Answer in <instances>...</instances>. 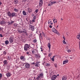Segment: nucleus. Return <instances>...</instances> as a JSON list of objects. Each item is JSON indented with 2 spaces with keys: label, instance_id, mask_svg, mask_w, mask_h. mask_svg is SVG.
Returning a JSON list of instances; mask_svg holds the SVG:
<instances>
[{
  "label": "nucleus",
  "instance_id": "3",
  "mask_svg": "<svg viewBox=\"0 0 80 80\" xmlns=\"http://www.w3.org/2000/svg\"><path fill=\"white\" fill-rule=\"evenodd\" d=\"M9 42L10 43H12L13 42V38L12 37H10L9 39Z\"/></svg>",
  "mask_w": 80,
  "mask_h": 80
},
{
  "label": "nucleus",
  "instance_id": "54",
  "mask_svg": "<svg viewBox=\"0 0 80 80\" xmlns=\"http://www.w3.org/2000/svg\"><path fill=\"white\" fill-rule=\"evenodd\" d=\"M49 27V28H52V26L51 25H50Z\"/></svg>",
  "mask_w": 80,
  "mask_h": 80
},
{
  "label": "nucleus",
  "instance_id": "32",
  "mask_svg": "<svg viewBox=\"0 0 80 80\" xmlns=\"http://www.w3.org/2000/svg\"><path fill=\"white\" fill-rule=\"evenodd\" d=\"M37 39H34L33 40V42H34V43H36L37 42Z\"/></svg>",
  "mask_w": 80,
  "mask_h": 80
},
{
  "label": "nucleus",
  "instance_id": "45",
  "mask_svg": "<svg viewBox=\"0 0 80 80\" xmlns=\"http://www.w3.org/2000/svg\"><path fill=\"white\" fill-rule=\"evenodd\" d=\"M42 33H40V35H39V38H42Z\"/></svg>",
  "mask_w": 80,
  "mask_h": 80
},
{
  "label": "nucleus",
  "instance_id": "58",
  "mask_svg": "<svg viewBox=\"0 0 80 80\" xmlns=\"http://www.w3.org/2000/svg\"><path fill=\"white\" fill-rule=\"evenodd\" d=\"M63 38L64 40H65V37H63Z\"/></svg>",
  "mask_w": 80,
  "mask_h": 80
},
{
  "label": "nucleus",
  "instance_id": "25",
  "mask_svg": "<svg viewBox=\"0 0 80 80\" xmlns=\"http://www.w3.org/2000/svg\"><path fill=\"white\" fill-rule=\"evenodd\" d=\"M55 56H53L52 58H51V60H52V62H54V58H55Z\"/></svg>",
  "mask_w": 80,
  "mask_h": 80
},
{
  "label": "nucleus",
  "instance_id": "59",
  "mask_svg": "<svg viewBox=\"0 0 80 80\" xmlns=\"http://www.w3.org/2000/svg\"><path fill=\"white\" fill-rule=\"evenodd\" d=\"M49 21H50V20L48 21V23H50V22H51V21H50L49 22Z\"/></svg>",
  "mask_w": 80,
  "mask_h": 80
},
{
  "label": "nucleus",
  "instance_id": "28",
  "mask_svg": "<svg viewBox=\"0 0 80 80\" xmlns=\"http://www.w3.org/2000/svg\"><path fill=\"white\" fill-rule=\"evenodd\" d=\"M77 38L79 39L80 40V34H79L78 36H77Z\"/></svg>",
  "mask_w": 80,
  "mask_h": 80
},
{
  "label": "nucleus",
  "instance_id": "50",
  "mask_svg": "<svg viewBox=\"0 0 80 80\" xmlns=\"http://www.w3.org/2000/svg\"><path fill=\"white\" fill-rule=\"evenodd\" d=\"M42 34L43 36H44V37H45V33H44L43 32H42Z\"/></svg>",
  "mask_w": 80,
  "mask_h": 80
},
{
  "label": "nucleus",
  "instance_id": "37",
  "mask_svg": "<svg viewBox=\"0 0 80 80\" xmlns=\"http://www.w3.org/2000/svg\"><path fill=\"white\" fill-rule=\"evenodd\" d=\"M2 74L0 73V79L2 78Z\"/></svg>",
  "mask_w": 80,
  "mask_h": 80
},
{
  "label": "nucleus",
  "instance_id": "26",
  "mask_svg": "<svg viewBox=\"0 0 80 80\" xmlns=\"http://www.w3.org/2000/svg\"><path fill=\"white\" fill-rule=\"evenodd\" d=\"M18 3V1L17 0H15L14 1V3L15 4H17Z\"/></svg>",
  "mask_w": 80,
  "mask_h": 80
},
{
  "label": "nucleus",
  "instance_id": "35",
  "mask_svg": "<svg viewBox=\"0 0 80 80\" xmlns=\"http://www.w3.org/2000/svg\"><path fill=\"white\" fill-rule=\"evenodd\" d=\"M18 32H19V33H22V31H21V30H18Z\"/></svg>",
  "mask_w": 80,
  "mask_h": 80
},
{
  "label": "nucleus",
  "instance_id": "64",
  "mask_svg": "<svg viewBox=\"0 0 80 80\" xmlns=\"http://www.w3.org/2000/svg\"><path fill=\"white\" fill-rule=\"evenodd\" d=\"M28 80H32V79L30 78V79H29Z\"/></svg>",
  "mask_w": 80,
  "mask_h": 80
},
{
  "label": "nucleus",
  "instance_id": "24",
  "mask_svg": "<svg viewBox=\"0 0 80 80\" xmlns=\"http://www.w3.org/2000/svg\"><path fill=\"white\" fill-rule=\"evenodd\" d=\"M27 33V31L26 30H24L23 31H22V33Z\"/></svg>",
  "mask_w": 80,
  "mask_h": 80
},
{
  "label": "nucleus",
  "instance_id": "8",
  "mask_svg": "<svg viewBox=\"0 0 80 80\" xmlns=\"http://www.w3.org/2000/svg\"><path fill=\"white\" fill-rule=\"evenodd\" d=\"M30 28H31V30L32 31H33L34 30V26H33L32 25L30 24Z\"/></svg>",
  "mask_w": 80,
  "mask_h": 80
},
{
  "label": "nucleus",
  "instance_id": "41",
  "mask_svg": "<svg viewBox=\"0 0 80 80\" xmlns=\"http://www.w3.org/2000/svg\"><path fill=\"white\" fill-rule=\"evenodd\" d=\"M38 9H36L35 11V12H36V13H38Z\"/></svg>",
  "mask_w": 80,
  "mask_h": 80
},
{
  "label": "nucleus",
  "instance_id": "6",
  "mask_svg": "<svg viewBox=\"0 0 80 80\" xmlns=\"http://www.w3.org/2000/svg\"><path fill=\"white\" fill-rule=\"evenodd\" d=\"M56 78H57V76L55 75H54L52 76L51 79L52 80H55V79H56Z\"/></svg>",
  "mask_w": 80,
  "mask_h": 80
},
{
  "label": "nucleus",
  "instance_id": "29",
  "mask_svg": "<svg viewBox=\"0 0 80 80\" xmlns=\"http://www.w3.org/2000/svg\"><path fill=\"white\" fill-rule=\"evenodd\" d=\"M32 10L31 9H29L28 10V12H29V13H30V12H31L32 11Z\"/></svg>",
  "mask_w": 80,
  "mask_h": 80
},
{
  "label": "nucleus",
  "instance_id": "19",
  "mask_svg": "<svg viewBox=\"0 0 80 80\" xmlns=\"http://www.w3.org/2000/svg\"><path fill=\"white\" fill-rule=\"evenodd\" d=\"M38 62H37L36 63H35V67H39L40 66V64H38Z\"/></svg>",
  "mask_w": 80,
  "mask_h": 80
},
{
  "label": "nucleus",
  "instance_id": "53",
  "mask_svg": "<svg viewBox=\"0 0 80 80\" xmlns=\"http://www.w3.org/2000/svg\"><path fill=\"white\" fill-rule=\"evenodd\" d=\"M26 53L27 54H28V55H29V52H26Z\"/></svg>",
  "mask_w": 80,
  "mask_h": 80
},
{
  "label": "nucleus",
  "instance_id": "52",
  "mask_svg": "<svg viewBox=\"0 0 80 80\" xmlns=\"http://www.w3.org/2000/svg\"><path fill=\"white\" fill-rule=\"evenodd\" d=\"M14 22V21H12L11 22V23H12V24Z\"/></svg>",
  "mask_w": 80,
  "mask_h": 80
},
{
  "label": "nucleus",
  "instance_id": "1",
  "mask_svg": "<svg viewBox=\"0 0 80 80\" xmlns=\"http://www.w3.org/2000/svg\"><path fill=\"white\" fill-rule=\"evenodd\" d=\"M30 47V46L29 45L27 44H26L24 47V50L26 51H27L28 50V49L29 48V47Z\"/></svg>",
  "mask_w": 80,
  "mask_h": 80
},
{
  "label": "nucleus",
  "instance_id": "36",
  "mask_svg": "<svg viewBox=\"0 0 80 80\" xmlns=\"http://www.w3.org/2000/svg\"><path fill=\"white\" fill-rule=\"evenodd\" d=\"M17 25H18V24L16 23H15L14 24V27H17Z\"/></svg>",
  "mask_w": 80,
  "mask_h": 80
},
{
  "label": "nucleus",
  "instance_id": "46",
  "mask_svg": "<svg viewBox=\"0 0 80 80\" xmlns=\"http://www.w3.org/2000/svg\"><path fill=\"white\" fill-rule=\"evenodd\" d=\"M0 37H3V36L2 34H0Z\"/></svg>",
  "mask_w": 80,
  "mask_h": 80
},
{
  "label": "nucleus",
  "instance_id": "17",
  "mask_svg": "<svg viewBox=\"0 0 80 80\" xmlns=\"http://www.w3.org/2000/svg\"><path fill=\"white\" fill-rule=\"evenodd\" d=\"M68 60H66L63 62V64H65L67 63H68Z\"/></svg>",
  "mask_w": 80,
  "mask_h": 80
},
{
  "label": "nucleus",
  "instance_id": "55",
  "mask_svg": "<svg viewBox=\"0 0 80 80\" xmlns=\"http://www.w3.org/2000/svg\"><path fill=\"white\" fill-rule=\"evenodd\" d=\"M33 19H34V20L35 19H36V17L35 16H34L33 18Z\"/></svg>",
  "mask_w": 80,
  "mask_h": 80
},
{
  "label": "nucleus",
  "instance_id": "4",
  "mask_svg": "<svg viewBox=\"0 0 80 80\" xmlns=\"http://www.w3.org/2000/svg\"><path fill=\"white\" fill-rule=\"evenodd\" d=\"M25 68H30V64L28 63H26L25 65Z\"/></svg>",
  "mask_w": 80,
  "mask_h": 80
},
{
  "label": "nucleus",
  "instance_id": "57",
  "mask_svg": "<svg viewBox=\"0 0 80 80\" xmlns=\"http://www.w3.org/2000/svg\"><path fill=\"white\" fill-rule=\"evenodd\" d=\"M60 2V0H58V2H57L58 3V2Z\"/></svg>",
  "mask_w": 80,
  "mask_h": 80
},
{
  "label": "nucleus",
  "instance_id": "56",
  "mask_svg": "<svg viewBox=\"0 0 80 80\" xmlns=\"http://www.w3.org/2000/svg\"><path fill=\"white\" fill-rule=\"evenodd\" d=\"M68 52L70 53V50H68Z\"/></svg>",
  "mask_w": 80,
  "mask_h": 80
},
{
  "label": "nucleus",
  "instance_id": "2",
  "mask_svg": "<svg viewBox=\"0 0 80 80\" xmlns=\"http://www.w3.org/2000/svg\"><path fill=\"white\" fill-rule=\"evenodd\" d=\"M52 30L53 32L55 33H57L58 35V31H57V30H56L55 28H52Z\"/></svg>",
  "mask_w": 80,
  "mask_h": 80
},
{
  "label": "nucleus",
  "instance_id": "22",
  "mask_svg": "<svg viewBox=\"0 0 80 80\" xmlns=\"http://www.w3.org/2000/svg\"><path fill=\"white\" fill-rule=\"evenodd\" d=\"M53 22L54 23H57V20H56V19H53Z\"/></svg>",
  "mask_w": 80,
  "mask_h": 80
},
{
  "label": "nucleus",
  "instance_id": "30",
  "mask_svg": "<svg viewBox=\"0 0 80 80\" xmlns=\"http://www.w3.org/2000/svg\"><path fill=\"white\" fill-rule=\"evenodd\" d=\"M46 66H47V67H48V66H50V64L49 63H46L45 64Z\"/></svg>",
  "mask_w": 80,
  "mask_h": 80
},
{
  "label": "nucleus",
  "instance_id": "51",
  "mask_svg": "<svg viewBox=\"0 0 80 80\" xmlns=\"http://www.w3.org/2000/svg\"><path fill=\"white\" fill-rule=\"evenodd\" d=\"M22 61H25V59L24 58L22 59Z\"/></svg>",
  "mask_w": 80,
  "mask_h": 80
},
{
  "label": "nucleus",
  "instance_id": "40",
  "mask_svg": "<svg viewBox=\"0 0 80 80\" xmlns=\"http://www.w3.org/2000/svg\"><path fill=\"white\" fill-rule=\"evenodd\" d=\"M65 40H63V43H64V44H66V43L65 42Z\"/></svg>",
  "mask_w": 80,
  "mask_h": 80
},
{
  "label": "nucleus",
  "instance_id": "7",
  "mask_svg": "<svg viewBox=\"0 0 80 80\" xmlns=\"http://www.w3.org/2000/svg\"><path fill=\"white\" fill-rule=\"evenodd\" d=\"M39 6L41 7L42 5L43 4V0H40L39 1Z\"/></svg>",
  "mask_w": 80,
  "mask_h": 80
},
{
  "label": "nucleus",
  "instance_id": "18",
  "mask_svg": "<svg viewBox=\"0 0 80 80\" xmlns=\"http://www.w3.org/2000/svg\"><path fill=\"white\" fill-rule=\"evenodd\" d=\"M3 63L4 65H6L8 63V62H7V61L5 60L3 61Z\"/></svg>",
  "mask_w": 80,
  "mask_h": 80
},
{
  "label": "nucleus",
  "instance_id": "15",
  "mask_svg": "<svg viewBox=\"0 0 80 80\" xmlns=\"http://www.w3.org/2000/svg\"><path fill=\"white\" fill-rule=\"evenodd\" d=\"M15 15V13L12 12V13L11 14V18H13L14 16Z\"/></svg>",
  "mask_w": 80,
  "mask_h": 80
},
{
  "label": "nucleus",
  "instance_id": "39",
  "mask_svg": "<svg viewBox=\"0 0 80 80\" xmlns=\"http://www.w3.org/2000/svg\"><path fill=\"white\" fill-rule=\"evenodd\" d=\"M52 53H50L49 54L48 57H50L52 55Z\"/></svg>",
  "mask_w": 80,
  "mask_h": 80
},
{
  "label": "nucleus",
  "instance_id": "62",
  "mask_svg": "<svg viewBox=\"0 0 80 80\" xmlns=\"http://www.w3.org/2000/svg\"><path fill=\"white\" fill-rule=\"evenodd\" d=\"M2 2H0V5H2Z\"/></svg>",
  "mask_w": 80,
  "mask_h": 80
},
{
  "label": "nucleus",
  "instance_id": "44",
  "mask_svg": "<svg viewBox=\"0 0 80 80\" xmlns=\"http://www.w3.org/2000/svg\"><path fill=\"white\" fill-rule=\"evenodd\" d=\"M32 22H35V19H33L32 20Z\"/></svg>",
  "mask_w": 80,
  "mask_h": 80
},
{
  "label": "nucleus",
  "instance_id": "61",
  "mask_svg": "<svg viewBox=\"0 0 80 80\" xmlns=\"http://www.w3.org/2000/svg\"><path fill=\"white\" fill-rule=\"evenodd\" d=\"M2 28H1V27H0V31H1V30H2Z\"/></svg>",
  "mask_w": 80,
  "mask_h": 80
},
{
  "label": "nucleus",
  "instance_id": "20",
  "mask_svg": "<svg viewBox=\"0 0 80 80\" xmlns=\"http://www.w3.org/2000/svg\"><path fill=\"white\" fill-rule=\"evenodd\" d=\"M52 5H53L52 2H49V3L48 5V6L49 7L50 6H52Z\"/></svg>",
  "mask_w": 80,
  "mask_h": 80
},
{
  "label": "nucleus",
  "instance_id": "31",
  "mask_svg": "<svg viewBox=\"0 0 80 80\" xmlns=\"http://www.w3.org/2000/svg\"><path fill=\"white\" fill-rule=\"evenodd\" d=\"M14 11L15 12H18V10L16 9V8H15L14 9Z\"/></svg>",
  "mask_w": 80,
  "mask_h": 80
},
{
  "label": "nucleus",
  "instance_id": "63",
  "mask_svg": "<svg viewBox=\"0 0 80 80\" xmlns=\"http://www.w3.org/2000/svg\"><path fill=\"white\" fill-rule=\"evenodd\" d=\"M50 24H51V25H53V23L51 22V23H50Z\"/></svg>",
  "mask_w": 80,
  "mask_h": 80
},
{
  "label": "nucleus",
  "instance_id": "33",
  "mask_svg": "<svg viewBox=\"0 0 80 80\" xmlns=\"http://www.w3.org/2000/svg\"><path fill=\"white\" fill-rule=\"evenodd\" d=\"M23 58H24V57H23V56H21L20 57L21 60H23Z\"/></svg>",
  "mask_w": 80,
  "mask_h": 80
},
{
  "label": "nucleus",
  "instance_id": "60",
  "mask_svg": "<svg viewBox=\"0 0 80 80\" xmlns=\"http://www.w3.org/2000/svg\"><path fill=\"white\" fill-rule=\"evenodd\" d=\"M32 65H34V64H35V62L32 63Z\"/></svg>",
  "mask_w": 80,
  "mask_h": 80
},
{
  "label": "nucleus",
  "instance_id": "9",
  "mask_svg": "<svg viewBox=\"0 0 80 80\" xmlns=\"http://www.w3.org/2000/svg\"><path fill=\"white\" fill-rule=\"evenodd\" d=\"M11 74L9 72H7L6 74V75L8 77H10V76H11Z\"/></svg>",
  "mask_w": 80,
  "mask_h": 80
},
{
  "label": "nucleus",
  "instance_id": "12",
  "mask_svg": "<svg viewBox=\"0 0 80 80\" xmlns=\"http://www.w3.org/2000/svg\"><path fill=\"white\" fill-rule=\"evenodd\" d=\"M0 23L1 25H4V24L5 23V22L3 21H1L0 22Z\"/></svg>",
  "mask_w": 80,
  "mask_h": 80
},
{
  "label": "nucleus",
  "instance_id": "42",
  "mask_svg": "<svg viewBox=\"0 0 80 80\" xmlns=\"http://www.w3.org/2000/svg\"><path fill=\"white\" fill-rule=\"evenodd\" d=\"M32 35L31 34H30L28 38H30V37H32Z\"/></svg>",
  "mask_w": 80,
  "mask_h": 80
},
{
  "label": "nucleus",
  "instance_id": "16",
  "mask_svg": "<svg viewBox=\"0 0 80 80\" xmlns=\"http://www.w3.org/2000/svg\"><path fill=\"white\" fill-rule=\"evenodd\" d=\"M36 52H37V50L34 49L32 52V54H34V53H36Z\"/></svg>",
  "mask_w": 80,
  "mask_h": 80
},
{
  "label": "nucleus",
  "instance_id": "23",
  "mask_svg": "<svg viewBox=\"0 0 80 80\" xmlns=\"http://www.w3.org/2000/svg\"><path fill=\"white\" fill-rule=\"evenodd\" d=\"M8 43H9V42H8V41L6 40L5 41V44H6V45H8Z\"/></svg>",
  "mask_w": 80,
  "mask_h": 80
},
{
  "label": "nucleus",
  "instance_id": "38",
  "mask_svg": "<svg viewBox=\"0 0 80 80\" xmlns=\"http://www.w3.org/2000/svg\"><path fill=\"white\" fill-rule=\"evenodd\" d=\"M8 25H12V24L11 22H8Z\"/></svg>",
  "mask_w": 80,
  "mask_h": 80
},
{
  "label": "nucleus",
  "instance_id": "14",
  "mask_svg": "<svg viewBox=\"0 0 80 80\" xmlns=\"http://www.w3.org/2000/svg\"><path fill=\"white\" fill-rule=\"evenodd\" d=\"M39 77H40V78H43V74L42 73H41L40 74L39 76Z\"/></svg>",
  "mask_w": 80,
  "mask_h": 80
},
{
  "label": "nucleus",
  "instance_id": "5",
  "mask_svg": "<svg viewBox=\"0 0 80 80\" xmlns=\"http://www.w3.org/2000/svg\"><path fill=\"white\" fill-rule=\"evenodd\" d=\"M8 17H9L12 18V13H11L10 12L8 11Z\"/></svg>",
  "mask_w": 80,
  "mask_h": 80
},
{
  "label": "nucleus",
  "instance_id": "11",
  "mask_svg": "<svg viewBox=\"0 0 80 80\" xmlns=\"http://www.w3.org/2000/svg\"><path fill=\"white\" fill-rule=\"evenodd\" d=\"M35 55V57H37V58H40V56L39 54H36Z\"/></svg>",
  "mask_w": 80,
  "mask_h": 80
},
{
  "label": "nucleus",
  "instance_id": "48",
  "mask_svg": "<svg viewBox=\"0 0 80 80\" xmlns=\"http://www.w3.org/2000/svg\"><path fill=\"white\" fill-rule=\"evenodd\" d=\"M38 78H40V76H38V77L36 78V79H38Z\"/></svg>",
  "mask_w": 80,
  "mask_h": 80
},
{
  "label": "nucleus",
  "instance_id": "27",
  "mask_svg": "<svg viewBox=\"0 0 80 80\" xmlns=\"http://www.w3.org/2000/svg\"><path fill=\"white\" fill-rule=\"evenodd\" d=\"M70 59H71V60H73V59L74 58V57H73V56H70Z\"/></svg>",
  "mask_w": 80,
  "mask_h": 80
},
{
  "label": "nucleus",
  "instance_id": "43",
  "mask_svg": "<svg viewBox=\"0 0 80 80\" xmlns=\"http://www.w3.org/2000/svg\"><path fill=\"white\" fill-rule=\"evenodd\" d=\"M56 1H53L52 2V4H54V3H56Z\"/></svg>",
  "mask_w": 80,
  "mask_h": 80
},
{
  "label": "nucleus",
  "instance_id": "13",
  "mask_svg": "<svg viewBox=\"0 0 80 80\" xmlns=\"http://www.w3.org/2000/svg\"><path fill=\"white\" fill-rule=\"evenodd\" d=\"M48 47L49 48V50H50V47H51V45L50 44V42H48Z\"/></svg>",
  "mask_w": 80,
  "mask_h": 80
},
{
  "label": "nucleus",
  "instance_id": "34",
  "mask_svg": "<svg viewBox=\"0 0 80 80\" xmlns=\"http://www.w3.org/2000/svg\"><path fill=\"white\" fill-rule=\"evenodd\" d=\"M40 49H41V52H43V47H41Z\"/></svg>",
  "mask_w": 80,
  "mask_h": 80
},
{
  "label": "nucleus",
  "instance_id": "47",
  "mask_svg": "<svg viewBox=\"0 0 80 80\" xmlns=\"http://www.w3.org/2000/svg\"><path fill=\"white\" fill-rule=\"evenodd\" d=\"M54 65H55V67H57V64H54Z\"/></svg>",
  "mask_w": 80,
  "mask_h": 80
},
{
  "label": "nucleus",
  "instance_id": "10",
  "mask_svg": "<svg viewBox=\"0 0 80 80\" xmlns=\"http://www.w3.org/2000/svg\"><path fill=\"white\" fill-rule=\"evenodd\" d=\"M67 77L66 76H63L62 78V80H67Z\"/></svg>",
  "mask_w": 80,
  "mask_h": 80
},
{
  "label": "nucleus",
  "instance_id": "49",
  "mask_svg": "<svg viewBox=\"0 0 80 80\" xmlns=\"http://www.w3.org/2000/svg\"><path fill=\"white\" fill-rule=\"evenodd\" d=\"M3 53V54H4V55H6V52H5V51Z\"/></svg>",
  "mask_w": 80,
  "mask_h": 80
},
{
  "label": "nucleus",
  "instance_id": "21",
  "mask_svg": "<svg viewBox=\"0 0 80 80\" xmlns=\"http://www.w3.org/2000/svg\"><path fill=\"white\" fill-rule=\"evenodd\" d=\"M22 13L23 15H24V16H26V15H27V13H26V12H25V11H22Z\"/></svg>",
  "mask_w": 80,
  "mask_h": 80
}]
</instances>
